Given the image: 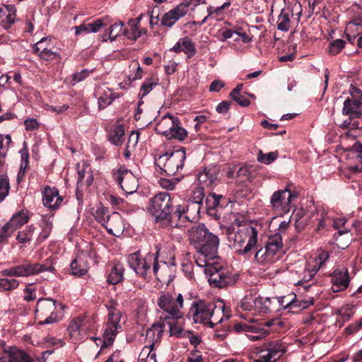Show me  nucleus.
Wrapping results in <instances>:
<instances>
[{"mask_svg":"<svg viewBox=\"0 0 362 362\" xmlns=\"http://www.w3.org/2000/svg\"><path fill=\"white\" fill-rule=\"evenodd\" d=\"M189 240L197 252L204 257H219V238L211 233L204 223L192 226L189 230Z\"/></svg>","mask_w":362,"mask_h":362,"instance_id":"nucleus-1","label":"nucleus"},{"mask_svg":"<svg viewBox=\"0 0 362 362\" xmlns=\"http://www.w3.org/2000/svg\"><path fill=\"white\" fill-rule=\"evenodd\" d=\"M349 93L351 98H346L342 108V115L348 117L340 124V127L344 130L358 128L359 122L356 119L362 117V90L359 88L351 85Z\"/></svg>","mask_w":362,"mask_h":362,"instance_id":"nucleus-2","label":"nucleus"},{"mask_svg":"<svg viewBox=\"0 0 362 362\" xmlns=\"http://www.w3.org/2000/svg\"><path fill=\"white\" fill-rule=\"evenodd\" d=\"M156 248L155 253L148 252L144 257H141L140 250L128 255V264L139 276L146 279L151 272V267L153 274L156 276L160 268V262L166 264L164 261L158 260L160 249L158 245H156Z\"/></svg>","mask_w":362,"mask_h":362,"instance_id":"nucleus-3","label":"nucleus"},{"mask_svg":"<svg viewBox=\"0 0 362 362\" xmlns=\"http://www.w3.org/2000/svg\"><path fill=\"white\" fill-rule=\"evenodd\" d=\"M284 322L278 318L267 320L262 323L247 324L238 322L234 325L233 329L236 333L245 332L252 341L259 340L272 331H276L283 326Z\"/></svg>","mask_w":362,"mask_h":362,"instance_id":"nucleus-4","label":"nucleus"},{"mask_svg":"<svg viewBox=\"0 0 362 362\" xmlns=\"http://www.w3.org/2000/svg\"><path fill=\"white\" fill-rule=\"evenodd\" d=\"M186 159V151L184 147L171 153H166L156 159L155 165L161 174L173 176L182 170Z\"/></svg>","mask_w":362,"mask_h":362,"instance_id":"nucleus-5","label":"nucleus"},{"mask_svg":"<svg viewBox=\"0 0 362 362\" xmlns=\"http://www.w3.org/2000/svg\"><path fill=\"white\" fill-rule=\"evenodd\" d=\"M58 307L63 309L64 305L62 303L49 298H39L35 310V317L38 320L37 324L45 325L59 321L61 317L59 315Z\"/></svg>","mask_w":362,"mask_h":362,"instance_id":"nucleus-6","label":"nucleus"},{"mask_svg":"<svg viewBox=\"0 0 362 362\" xmlns=\"http://www.w3.org/2000/svg\"><path fill=\"white\" fill-rule=\"evenodd\" d=\"M173 202V199L169 193L160 192L149 199L147 211L156 223L164 225L169 216Z\"/></svg>","mask_w":362,"mask_h":362,"instance_id":"nucleus-7","label":"nucleus"},{"mask_svg":"<svg viewBox=\"0 0 362 362\" xmlns=\"http://www.w3.org/2000/svg\"><path fill=\"white\" fill-rule=\"evenodd\" d=\"M206 275L209 276L208 281L210 286L214 288H223L232 286L237 281L236 276L219 260L213 266H208Z\"/></svg>","mask_w":362,"mask_h":362,"instance_id":"nucleus-8","label":"nucleus"},{"mask_svg":"<svg viewBox=\"0 0 362 362\" xmlns=\"http://www.w3.org/2000/svg\"><path fill=\"white\" fill-rule=\"evenodd\" d=\"M215 309L216 305L214 303L199 300L192 303L188 315L192 317L195 323H202L209 327H214L215 324L221 321L220 320L215 322L214 321H216V319L212 320Z\"/></svg>","mask_w":362,"mask_h":362,"instance_id":"nucleus-9","label":"nucleus"},{"mask_svg":"<svg viewBox=\"0 0 362 362\" xmlns=\"http://www.w3.org/2000/svg\"><path fill=\"white\" fill-rule=\"evenodd\" d=\"M54 269L52 266H47L46 264L32 263L25 260L21 264L2 270L1 274L9 277H28L43 272H52Z\"/></svg>","mask_w":362,"mask_h":362,"instance_id":"nucleus-10","label":"nucleus"},{"mask_svg":"<svg viewBox=\"0 0 362 362\" xmlns=\"http://www.w3.org/2000/svg\"><path fill=\"white\" fill-rule=\"evenodd\" d=\"M298 192L291 191L289 185H286L284 189L275 191L270 198L272 210L276 215L288 214L291 211L292 201L298 198Z\"/></svg>","mask_w":362,"mask_h":362,"instance_id":"nucleus-11","label":"nucleus"},{"mask_svg":"<svg viewBox=\"0 0 362 362\" xmlns=\"http://www.w3.org/2000/svg\"><path fill=\"white\" fill-rule=\"evenodd\" d=\"M258 233L259 230L251 223L241 226V228L235 233L233 238L235 243L239 245L240 247L248 238L247 243L245 247L243 250H239L240 254L246 255L257 246Z\"/></svg>","mask_w":362,"mask_h":362,"instance_id":"nucleus-12","label":"nucleus"},{"mask_svg":"<svg viewBox=\"0 0 362 362\" xmlns=\"http://www.w3.org/2000/svg\"><path fill=\"white\" fill-rule=\"evenodd\" d=\"M158 306L165 313L161 316L168 315L172 318H181L180 309L183 307V297L179 293L175 299L169 293L161 295L157 300Z\"/></svg>","mask_w":362,"mask_h":362,"instance_id":"nucleus-13","label":"nucleus"},{"mask_svg":"<svg viewBox=\"0 0 362 362\" xmlns=\"http://www.w3.org/2000/svg\"><path fill=\"white\" fill-rule=\"evenodd\" d=\"M286 352V347L280 340L265 342L258 352V356L255 361L276 362Z\"/></svg>","mask_w":362,"mask_h":362,"instance_id":"nucleus-14","label":"nucleus"},{"mask_svg":"<svg viewBox=\"0 0 362 362\" xmlns=\"http://www.w3.org/2000/svg\"><path fill=\"white\" fill-rule=\"evenodd\" d=\"M112 177L120 188L127 194H132L136 191L138 181L134 174L124 165H122L115 170Z\"/></svg>","mask_w":362,"mask_h":362,"instance_id":"nucleus-15","label":"nucleus"},{"mask_svg":"<svg viewBox=\"0 0 362 362\" xmlns=\"http://www.w3.org/2000/svg\"><path fill=\"white\" fill-rule=\"evenodd\" d=\"M187 223H189V221L187 217V214H185L184 204L182 203L175 204L173 202L169 216L164 225L173 228H181L185 226Z\"/></svg>","mask_w":362,"mask_h":362,"instance_id":"nucleus-16","label":"nucleus"},{"mask_svg":"<svg viewBox=\"0 0 362 362\" xmlns=\"http://www.w3.org/2000/svg\"><path fill=\"white\" fill-rule=\"evenodd\" d=\"M204 1L205 0H184L182 3L165 13L161 23H168L170 21H173L174 23L178 21L188 12L189 6H197L200 3H204Z\"/></svg>","mask_w":362,"mask_h":362,"instance_id":"nucleus-17","label":"nucleus"},{"mask_svg":"<svg viewBox=\"0 0 362 362\" xmlns=\"http://www.w3.org/2000/svg\"><path fill=\"white\" fill-rule=\"evenodd\" d=\"M42 194L43 205L51 210L58 209L64 202V197L59 195L56 187L47 185L42 191Z\"/></svg>","mask_w":362,"mask_h":362,"instance_id":"nucleus-18","label":"nucleus"},{"mask_svg":"<svg viewBox=\"0 0 362 362\" xmlns=\"http://www.w3.org/2000/svg\"><path fill=\"white\" fill-rule=\"evenodd\" d=\"M178 117H175L170 113L165 115L156 124L155 131L167 138L170 134V132L173 130L175 124L178 122Z\"/></svg>","mask_w":362,"mask_h":362,"instance_id":"nucleus-19","label":"nucleus"},{"mask_svg":"<svg viewBox=\"0 0 362 362\" xmlns=\"http://www.w3.org/2000/svg\"><path fill=\"white\" fill-rule=\"evenodd\" d=\"M108 233L115 236H119L123 231L124 224L122 216L117 212H113L106 220L103 226Z\"/></svg>","mask_w":362,"mask_h":362,"instance_id":"nucleus-20","label":"nucleus"},{"mask_svg":"<svg viewBox=\"0 0 362 362\" xmlns=\"http://www.w3.org/2000/svg\"><path fill=\"white\" fill-rule=\"evenodd\" d=\"M218 174L219 169L216 166L204 168L197 174V178L200 185L209 187L217 180Z\"/></svg>","mask_w":362,"mask_h":362,"instance_id":"nucleus-21","label":"nucleus"},{"mask_svg":"<svg viewBox=\"0 0 362 362\" xmlns=\"http://www.w3.org/2000/svg\"><path fill=\"white\" fill-rule=\"evenodd\" d=\"M349 275L348 270L344 272L334 271L332 278V290L334 292L346 289L349 284Z\"/></svg>","mask_w":362,"mask_h":362,"instance_id":"nucleus-22","label":"nucleus"},{"mask_svg":"<svg viewBox=\"0 0 362 362\" xmlns=\"http://www.w3.org/2000/svg\"><path fill=\"white\" fill-rule=\"evenodd\" d=\"M108 24H81L79 26H75L76 35H79L81 33H98L105 29V33L103 35L102 41L106 42L108 38V28L106 25Z\"/></svg>","mask_w":362,"mask_h":362,"instance_id":"nucleus-23","label":"nucleus"},{"mask_svg":"<svg viewBox=\"0 0 362 362\" xmlns=\"http://www.w3.org/2000/svg\"><path fill=\"white\" fill-rule=\"evenodd\" d=\"M284 298L279 299L276 298H263L260 297H257V300H259L261 304L258 306H257L256 311H257L259 313L262 314H267L270 313L273 310L272 304L273 303H275L276 304L279 305H282L285 307V305H283L284 303Z\"/></svg>","mask_w":362,"mask_h":362,"instance_id":"nucleus-24","label":"nucleus"},{"mask_svg":"<svg viewBox=\"0 0 362 362\" xmlns=\"http://www.w3.org/2000/svg\"><path fill=\"white\" fill-rule=\"evenodd\" d=\"M265 246L270 255L274 257L283 247L282 237L280 233H276L269 236Z\"/></svg>","mask_w":362,"mask_h":362,"instance_id":"nucleus-25","label":"nucleus"},{"mask_svg":"<svg viewBox=\"0 0 362 362\" xmlns=\"http://www.w3.org/2000/svg\"><path fill=\"white\" fill-rule=\"evenodd\" d=\"M109 141L116 145L120 146L124 140V127L122 124L112 127L108 134Z\"/></svg>","mask_w":362,"mask_h":362,"instance_id":"nucleus-26","label":"nucleus"},{"mask_svg":"<svg viewBox=\"0 0 362 362\" xmlns=\"http://www.w3.org/2000/svg\"><path fill=\"white\" fill-rule=\"evenodd\" d=\"M160 319L164 320L165 325H168L171 336L178 338L182 337L183 328L178 324L177 320L179 318H172L168 315H164L160 316Z\"/></svg>","mask_w":362,"mask_h":362,"instance_id":"nucleus-27","label":"nucleus"},{"mask_svg":"<svg viewBox=\"0 0 362 362\" xmlns=\"http://www.w3.org/2000/svg\"><path fill=\"white\" fill-rule=\"evenodd\" d=\"M29 221L28 211L21 210L15 214L8 223L12 227L15 231Z\"/></svg>","mask_w":362,"mask_h":362,"instance_id":"nucleus-28","label":"nucleus"},{"mask_svg":"<svg viewBox=\"0 0 362 362\" xmlns=\"http://www.w3.org/2000/svg\"><path fill=\"white\" fill-rule=\"evenodd\" d=\"M164 327L165 322H158L153 323L151 327L146 330V339H149V341L151 340L158 341L162 337L163 333L164 332Z\"/></svg>","mask_w":362,"mask_h":362,"instance_id":"nucleus-29","label":"nucleus"},{"mask_svg":"<svg viewBox=\"0 0 362 362\" xmlns=\"http://www.w3.org/2000/svg\"><path fill=\"white\" fill-rule=\"evenodd\" d=\"M124 267L122 264L118 263L112 267L108 274L107 281L110 284H117L124 279Z\"/></svg>","mask_w":362,"mask_h":362,"instance_id":"nucleus-30","label":"nucleus"},{"mask_svg":"<svg viewBox=\"0 0 362 362\" xmlns=\"http://www.w3.org/2000/svg\"><path fill=\"white\" fill-rule=\"evenodd\" d=\"M185 209V214L188 218L189 223L193 222L197 217L201 209V204L192 201L182 202Z\"/></svg>","mask_w":362,"mask_h":362,"instance_id":"nucleus-31","label":"nucleus"},{"mask_svg":"<svg viewBox=\"0 0 362 362\" xmlns=\"http://www.w3.org/2000/svg\"><path fill=\"white\" fill-rule=\"evenodd\" d=\"M90 320H88L86 317H78L72 320L69 326V330L71 334L74 332H79L85 331L87 329H90V325L87 326L86 324Z\"/></svg>","mask_w":362,"mask_h":362,"instance_id":"nucleus-32","label":"nucleus"},{"mask_svg":"<svg viewBox=\"0 0 362 362\" xmlns=\"http://www.w3.org/2000/svg\"><path fill=\"white\" fill-rule=\"evenodd\" d=\"M35 229V228L33 225H30L19 231L16 236L18 243L23 245L24 246H26L27 244H30L33 240Z\"/></svg>","mask_w":362,"mask_h":362,"instance_id":"nucleus-33","label":"nucleus"},{"mask_svg":"<svg viewBox=\"0 0 362 362\" xmlns=\"http://www.w3.org/2000/svg\"><path fill=\"white\" fill-rule=\"evenodd\" d=\"M70 268L71 274L76 276H82L88 272L87 264L80 258H76L72 260L70 264Z\"/></svg>","mask_w":362,"mask_h":362,"instance_id":"nucleus-34","label":"nucleus"},{"mask_svg":"<svg viewBox=\"0 0 362 362\" xmlns=\"http://www.w3.org/2000/svg\"><path fill=\"white\" fill-rule=\"evenodd\" d=\"M223 198L222 195H218L215 193L209 194L206 199V209L209 215H213L215 213V209L220 204V199Z\"/></svg>","mask_w":362,"mask_h":362,"instance_id":"nucleus-35","label":"nucleus"},{"mask_svg":"<svg viewBox=\"0 0 362 362\" xmlns=\"http://www.w3.org/2000/svg\"><path fill=\"white\" fill-rule=\"evenodd\" d=\"M118 328L115 325H107L103 334V344L102 348L107 347L113 344L115 338L118 332Z\"/></svg>","mask_w":362,"mask_h":362,"instance_id":"nucleus-36","label":"nucleus"},{"mask_svg":"<svg viewBox=\"0 0 362 362\" xmlns=\"http://www.w3.org/2000/svg\"><path fill=\"white\" fill-rule=\"evenodd\" d=\"M41 221V232L38 236V240L40 241H43L49 237L52 231V221H50V217L47 216H43Z\"/></svg>","mask_w":362,"mask_h":362,"instance_id":"nucleus-37","label":"nucleus"},{"mask_svg":"<svg viewBox=\"0 0 362 362\" xmlns=\"http://www.w3.org/2000/svg\"><path fill=\"white\" fill-rule=\"evenodd\" d=\"M19 285L20 281L16 279L0 278V292H11Z\"/></svg>","mask_w":362,"mask_h":362,"instance_id":"nucleus-38","label":"nucleus"},{"mask_svg":"<svg viewBox=\"0 0 362 362\" xmlns=\"http://www.w3.org/2000/svg\"><path fill=\"white\" fill-rule=\"evenodd\" d=\"M187 136V132L185 130L182 126L180 119H178V122L175 124V127H173V130L170 132V134L167 136L168 139H177L179 141H183Z\"/></svg>","mask_w":362,"mask_h":362,"instance_id":"nucleus-39","label":"nucleus"},{"mask_svg":"<svg viewBox=\"0 0 362 362\" xmlns=\"http://www.w3.org/2000/svg\"><path fill=\"white\" fill-rule=\"evenodd\" d=\"M117 96L110 90L104 91L98 100L99 110H103L110 105Z\"/></svg>","mask_w":362,"mask_h":362,"instance_id":"nucleus-40","label":"nucleus"},{"mask_svg":"<svg viewBox=\"0 0 362 362\" xmlns=\"http://www.w3.org/2000/svg\"><path fill=\"white\" fill-rule=\"evenodd\" d=\"M273 258L274 257L270 255L265 245L264 247H259L255 255V259L256 261L262 264L272 262Z\"/></svg>","mask_w":362,"mask_h":362,"instance_id":"nucleus-41","label":"nucleus"},{"mask_svg":"<svg viewBox=\"0 0 362 362\" xmlns=\"http://www.w3.org/2000/svg\"><path fill=\"white\" fill-rule=\"evenodd\" d=\"M10 190V182L6 174L0 175V202L4 201L8 195Z\"/></svg>","mask_w":362,"mask_h":362,"instance_id":"nucleus-42","label":"nucleus"},{"mask_svg":"<svg viewBox=\"0 0 362 362\" xmlns=\"http://www.w3.org/2000/svg\"><path fill=\"white\" fill-rule=\"evenodd\" d=\"M219 257H204L199 255L197 252V257L195 259L197 264L200 267H204V273L206 275V269L209 265H214L216 264V262L219 260Z\"/></svg>","mask_w":362,"mask_h":362,"instance_id":"nucleus-43","label":"nucleus"},{"mask_svg":"<svg viewBox=\"0 0 362 362\" xmlns=\"http://www.w3.org/2000/svg\"><path fill=\"white\" fill-rule=\"evenodd\" d=\"M182 51L187 54V58H191L196 53L195 45L191 40L186 37L180 39Z\"/></svg>","mask_w":362,"mask_h":362,"instance_id":"nucleus-44","label":"nucleus"},{"mask_svg":"<svg viewBox=\"0 0 362 362\" xmlns=\"http://www.w3.org/2000/svg\"><path fill=\"white\" fill-rule=\"evenodd\" d=\"M129 28L122 27V35L126 36L128 39L135 40L140 37L141 31L139 30L137 24H128Z\"/></svg>","mask_w":362,"mask_h":362,"instance_id":"nucleus-45","label":"nucleus"},{"mask_svg":"<svg viewBox=\"0 0 362 362\" xmlns=\"http://www.w3.org/2000/svg\"><path fill=\"white\" fill-rule=\"evenodd\" d=\"M259 300H257V298H253L252 296H245L241 302V308L244 310H255L257 309V306L259 305L261 303Z\"/></svg>","mask_w":362,"mask_h":362,"instance_id":"nucleus-46","label":"nucleus"},{"mask_svg":"<svg viewBox=\"0 0 362 362\" xmlns=\"http://www.w3.org/2000/svg\"><path fill=\"white\" fill-rule=\"evenodd\" d=\"M12 144L11 137L7 134L6 136L0 134V158H4L8 153L11 144Z\"/></svg>","mask_w":362,"mask_h":362,"instance_id":"nucleus-47","label":"nucleus"},{"mask_svg":"<svg viewBox=\"0 0 362 362\" xmlns=\"http://www.w3.org/2000/svg\"><path fill=\"white\" fill-rule=\"evenodd\" d=\"M93 215L95 220L103 226L105 224L106 220L110 216V214H109L108 209L103 206L98 207Z\"/></svg>","mask_w":362,"mask_h":362,"instance_id":"nucleus-48","label":"nucleus"},{"mask_svg":"<svg viewBox=\"0 0 362 362\" xmlns=\"http://www.w3.org/2000/svg\"><path fill=\"white\" fill-rule=\"evenodd\" d=\"M158 83L152 78H147L142 83L140 89L139 95L144 98L148 94L154 87L157 86Z\"/></svg>","mask_w":362,"mask_h":362,"instance_id":"nucleus-49","label":"nucleus"},{"mask_svg":"<svg viewBox=\"0 0 362 362\" xmlns=\"http://www.w3.org/2000/svg\"><path fill=\"white\" fill-rule=\"evenodd\" d=\"M278 156L276 152H270L264 154L262 151L259 150L257 154V160L262 163L269 165L274 161Z\"/></svg>","mask_w":362,"mask_h":362,"instance_id":"nucleus-50","label":"nucleus"},{"mask_svg":"<svg viewBox=\"0 0 362 362\" xmlns=\"http://www.w3.org/2000/svg\"><path fill=\"white\" fill-rule=\"evenodd\" d=\"M37 288L35 284H28L24 289L23 300L31 302L36 299Z\"/></svg>","mask_w":362,"mask_h":362,"instance_id":"nucleus-51","label":"nucleus"},{"mask_svg":"<svg viewBox=\"0 0 362 362\" xmlns=\"http://www.w3.org/2000/svg\"><path fill=\"white\" fill-rule=\"evenodd\" d=\"M313 304V300L308 301V300H301L299 301L298 300H291L285 305V308L293 309L298 308L297 310H292V312H298L301 309L307 308L310 305Z\"/></svg>","mask_w":362,"mask_h":362,"instance_id":"nucleus-52","label":"nucleus"},{"mask_svg":"<svg viewBox=\"0 0 362 362\" xmlns=\"http://www.w3.org/2000/svg\"><path fill=\"white\" fill-rule=\"evenodd\" d=\"M125 24H112L108 28V38L112 42L116 39L117 37L122 35V27Z\"/></svg>","mask_w":362,"mask_h":362,"instance_id":"nucleus-53","label":"nucleus"},{"mask_svg":"<svg viewBox=\"0 0 362 362\" xmlns=\"http://www.w3.org/2000/svg\"><path fill=\"white\" fill-rule=\"evenodd\" d=\"M346 42L341 39H337L334 40L330 43L329 47V53L331 55H337L338 54L342 49L344 47Z\"/></svg>","mask_w":362,"mask_h":362,"instance_id":"nucleus-54","label":"nucleus"},{"mask_svg":"<svg viewBox=\"0 0 362 362\" xmlns=\"http://www.w3.org/2000/svg\"><path fill=\"white\" fill-rule=\"evenodd\" d=\"M314 223V218L312 216V214L310 216H307L306 218L299 219H296L295 221V226L298 231L303 230L305 228V226Z\"/></svg>","mask_w":362,"mask_h":362,"instance_id":"nucleus-55","label":"nucleus"},{"mask_svg":"<svg viewBox=\"0 0 362 362\" xmlns=\"http://www.w3.org/2000/svg\"><path fill=\"white\" fill-rule=\"evenodd\" d=\"M230 5V2H226L222 6H218L215 8H213L212 7L209 8V16L211 18H215L216 21H221L223 18L221 17L218 18V16L223 13V11L224 8H226V7H228Z\"/></svg>","mask_w":362,"mask_h":362,"instance_id":"nucleus-56","label":"nucleus"},{"mask_svg":"<svg viewBox=\"0 0 362 362\" xmlns=\"http://www.w3.org/2000/svg\"><path fill=\"white\" fill-rule=\"evenodd\" d=\"M204 197V187L199 186L194 189L191 201L202 204Z\"/></svg>","mask_w":362,"mask_h":362,"instance_id":"nucleus-57","label":"nucleus"},{"mask_svg":"<svg viewBox=\"0 0 362 362\" xmlns=\"http://www.w3.org/2000/svg\"><path fill=\"white\" fill-rule=\"evenodd\" d=\"M8 362H33V359L25 352L20 351L10 356Z\"/></svg>","mask_w":362,"mask_h":362,"instance_id":"nucleus-58","label":"nucleus"},{"mask_svg":"<svg viewBox=\"0 0 362 362\" xmlns=\"http://www.w3.org/2000/svg\"><path fill=\"white\" fill-rule=\"evenodd\" d=\"M121 319V313L119 311L108 313L107 325H115L117 327H120L119 325Z\"/></svg>","mask_w":362,"mask_h":362,"instance_id":"nucleus-59","label":"nucleus"},{"mask_svg":"<svg viewBox=\"0 0 362 362\" xmlns=\"http://www.w3.org/2000/svg\"><path fill=\"white\" fill-rule=\"evenodd\" d=\"M155 13L156 12L154 10L151 12L148 11L146 13H141L136 18V21H137L136 23H139L141 21H148V23H154V19H156L157 22L158 13H156V15Z\"/></svg>","mask_w":362,"mask_h":362,"instance_id":"nucleus-60","label":"nucleus"},{"mask_svg":"<svg viewBox=\"0 0 362 362\" xmlns=\"http://www.w3.org/2000/svg\"><path fill=\"white\" fill-rule=\"evenodd\" d=\"M322 267V266L321 265V263H319L317 262V259H316L315 258H310L307 262L305 269L309 272L315 275L316 273Z\"/></svg>","mask_w":362,"mask_h":362,"instance_id":"nucleus-61","label":"nucleus"},{"mask_svg":"<svg viewBox=\"0 0 362 362\" xmlns=\"http://www.w3.org/2000/svg\"><path fill=\"white\" fill-rule=\"evenodd\" d=\"M14 232L12 227L7 223L0 230V244L7 241V239Z\"/></svg>","mask_w":362,"mask_h":362,"instance_id":"nucleus-62","label":"nucleus"},{"mask_svg":"<svg viewBox=\"0 0 362 362\" xmlns=\"http://www.w3.org/2000/svg\"><path fill=\"white\" fill-rule=\"evenodd\" d=\"M312 216L314 218V223H313V226L315 225L317 223V230H320L325 228V219L324 218V214L323 213H319L317 211L313 212Z\"/></svg>","mask_w":362,"mask_h":362,"instance_id":"nucleus-63","label":"nucleus"},{"mask_svg":"<svg viewBox=\"0 0 362 362\" xmlns=\"http://www.w3.org/2000/svg\"><path fill=\"white\" fill-rule=\"evenodd\" d=\"M362 329V320L360 319L358 322H353L345 328V332L348 334H353Z\"/></svg>","mask_w":362,"mask_h":362,"instance_id":"nucleus-64","label":"nucleus"}]
</instances>
